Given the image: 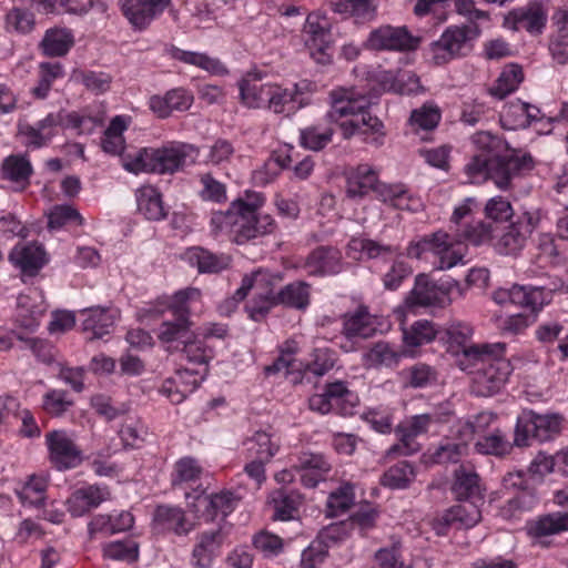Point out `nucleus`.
Masks as SVG:
<instances>
[{"label":"nucleus","instance_id":"3c124183","mask_svg":"<svg viewBox=\"0 0 568 568\" xmlns=\"http://www.w3.org/2000/svg\"><path fill=\"white\" fill-rule=\"evenodd\" d=\"M64 77V68L60 62L39 63L38 84L31 90L34 98L43 100L48 97L55 80Z\"/></svg>","mask_w":568,"mask_h":568},{"label":"nucleus","instance_id":"ea45409f","mask_svg":"<svg viewBox=\"0 0 568 568\" xmlns=\"http://www.w3.org/2000/svg\"><path fill=\"white\" fill-rule=\"evenodd\" d=\"M136 204L139 212L150 221H160L166 216L160 192L151 186L144 185L136 190Z\"/></svg>","mask_w":568,"mask_h":568},{"label":"nucleus","instance_id":"5701e85b","mask_svg":"<svg viewBox=\"0 0 568 568\" xmlns=\"http://www.w3.org/2000/svg\"><path fill=\"white\" fill-rule=\"evenodd\" d=\"M539 108L517 99L503 108L500 123L507 130L526 129L539 120Z\"/></svg>","mask_w":568,"mask_h":568},{"label":"nucleus","instance_id":"680f3d73","mask_svg":"<svg viewBox=\"0 0 568 568\" xmlns=\"http://www.w3.org/2000/svg\"><path fill=\"white\" fill-rule=\"evenodd\" d=\"M191 337L192 335L183 339L182 354L190 364L206 365L213 357L212 348L207 347L202 339Z\"/></svg>","mask_w":568,"mask_h":568},{"label":"nucleus","instance_id":"6ab92c4d","mask_svg":"<svg viewBox=\"0 0 568 568\" xmlns=\"http://www.w3.org/2000/svg\"><path fill=\"white\" fill-rule=\"evenodd\" d=\"M237 503L239 498L230 490L211 495L201 493L194 497L191 509L206 520H214L216 516L222 515V521L225 524V518L235 509Z\"/></svg>","mask_w":568,"mask_h":568},{"label":"nucleus","instance_id":"f257e3e1","mask_svg":"<svg viewBox=\"0 0 568 568\" xmlns=\"http://www.w3.org/2000/svg\"><path fill=\"white\" fill-rule=\"evenodd\" d=\"M331 109L325 121L311 124L300 131V144L311 151H321L332 142L334 128L331 121L339 123L342 135L349 140L355 135L375 146L384 143L385 128L383 122L369 113L373 104L372 97L355 88H336L328 94Z\"/></svg>","mask_w":568,"mask_h":568},{"label":"nucleus","instance_id":"4c0bfd02","mask_svg":"<svg viewBox=\"0 0 568 568\" xmlns=\"http://www.w3.org/2000/svg\"><path fill=\"white\" fill-rule=\"evenodd\" d=\"M334 12L354 18L356 22H369L377 13L376 0H331Z\"/></svg>","mask_w":568,"mask_h":568},{"label":"nucleus","instance_id":"7c9ffc66","mask_svg":"<svg viewBox=\"0 0 568 568\" xmlns=\"http://www.w3.org/2000/svg\"><path fill=\"white\" fill-rule=\"evenodd\" d=\"M379 184L377 172L368 164H359L347 176L346 194L351 199H362L371 191L376 194Z\"/></svg>","mask_w":568,"mask_h":568},{"label":"nucleus","instance_id":"aec40b11","mask_svg":"<svg viewBox=\"0 0 568 568\" xmlns=\"http://www.w3.org/2000/svg\"><path fill=\"white\" fill-rule=\"evenodd\" d=\"M172 0H119L123 16L136 30L146 29L160 16Z\"/></svg>","mask_w":568,"mask_h":568},{"label":"nucleus","instance_id":"09e8293b","mask_svg":"<svg viewBox=\"0 0 568 568\" xmlns=\"http://www.w3.org/2000/svg\"><path fill=\"white\" fill-rule=\"evenodd\" d=\"M354 486L349 483L342 484L336 489H334L327 497L326 516L338 517L344 515L354 505Z\"/></svg>","mask_w":568,"mask_h":568},{"label":"nucleus","instance_id":"9b49d317","mask_svg":"<svg viewBox=\"0 0 568 568\" xmlns=\"http://www.w3.org/2000/svg\"><path fill=\"white\" fill-rule=\"evenodd\" d=\"M210 224L214 237L224 235L239 245L261 237V230H265V225L260 226V229L251 227L247 220L232 207V204L225 212H214Z\"/></svg>","mask_w":568,"mask_h":568},{"label":"nucleus","instance_id":"a878e982","mask_svg":"<svg viewBox=\"0 0 568 568\" xmlns=\"http://www.w3.org/2000/svg\"><path fill=\"white\" fill-rule=\"evenodd\" d=\"M272 83H263L255 73H247L237 83L241 103L248 109H266Z\"/></svg>","mask_w":568,"mask_h":568},{"label":"nucleus","instance_id":"2eb2a0df","mask_svg":"<svg viewBox=\"0 0 568 568\" xmlns=\"http://www.w3.org/2000/svg\"><path fill=\"white\" fill-rule=\"evenodd\" d=\"M534 168V160L530 154L513 152L507 155L493 154L490 160V180L497 187L507 190L511 181L530 171Z\"/></svg>","mask_w":568,"mask_h":568},{"label":"nucleus","instance_id":"f704fd0d","mask_svg":"<svg viewBox=\"0 0 568 568\" xmlns=\"http://www.w3.org/2000/svg\"><path fill=\"white\" fill-rule=\"evenodd\" d=\"M105 495L103 489L94 485L77 489L67 500L68 510L72 517H81L97 508Z\"/></svg>","mask_w":568,"mask_h":568},{"label":"nucleus","instance_id":"69168bd1","mask_svg":"<svg viewBox=\"0 0 568 568\" xmlns=\"http://www.w3.org/2000/svg\"><path fill=\"white\" fill-rule=\"evenodd\" d=\"M493 154H475L465 165V174L469 183H480L490 179V160Z\"/></svg>","mask_w":568,"mask_h":568},{"label":"nucleus","instance_id":"39448f33","mask_svg":"<svg viewBox=\"0 0 568 568\" xmlns=\"http://www.w3.org/2000/svg\"><path fill=\"white\" fill-rule=\"evenodd\" d=\"M477 24L449 26L440 37L432 41L427 55L435 65H445L453 60L467 57L474 49V41L479 37Z\"/></svg>","mask_w":568,"mask_h":568},{"label":"nucleus","instance_id":"864d4df0","mask_svg":"<svg viewBox=\"0 0 568 568\" xmlns=\"http://www.w3.org/2000/svg\"><path fill=\"white\" fill-rule=\"evenodd\" d=\"M438 334L434 323L427 320L416 321L409 328L403 331V342L408 347H417L430 343Z\"/></svg>","mask_w":568,"mask_h":568},{"label":"nucleus","instance_id":"c85d7f7f","mask_svg":"<svg viewBox=\"0 0 568 568\" xmlns=\"http://www.w3.org/2000/svg\"><path fill=\"white\" fill-rule=\"evenodd\" d=\"M292 467L296 470L310 471V474L302 475V481L307 487H315L320 480L325 479L332 468L331 463L323 454L310 452L300 454Z\"/></svg>","mask_w":568,"mask_h":568},{"label":"nucleus","instance_id":"bf43d9fd","mask_svg":"<svg viewBox=\"0 0 568 568\" xmlns=\"http://www.w3.org/2000/svg\"><path fill=\"white\" fill-rule=\"evenodd\" d=\"M348 248L358 251L367 256V258H377L386 255L397 254L398 247L383 244L371 239H352L348 243Z\"/></svg>","mask_w":568,"mask_h":568},{"label":"nucleus","instance_id":"6e6d98bb","mask_svg":"<svg viewBox=\"0 0 568 568\" xmlns=\"http://www.w3.org/2000/svg\"><path fill=\"white\" fill-rule=\"evenodd\" d=\"M481 518L480 510L474 501L457 505L448 509L442 517L445 525L459 523L466 528L474 527Z\"/></svg>","mask_w":568,"mask_h":568},{"label":"nucleus","instance_id":"393cba45","mask_svg":"<svg viewBox=\"0 0 568 568\" xmlns=\"http://www.w3.org/2000/svg\"><path fill=\"white\" fill-rule=\"evenodd\" d=\"M304 266L310 275L337 274L342 270V254L335 247L320 246L308 254Z\"/></svg>","mask_w":568,"mask_h":568},{"label":"nucleus","instance_id":"774afa93","mask_svg":"<svg viewBox=\"0 0 568 568\" xmlns=\"http://www.w3.org/2000/svg\"><path fill=\"white\" fill-rule=\"evenodd\" d=\"M103 554L109 559L134 561L139 557V545L131 539L112 541L104 545Z\"/></svg>","mask_w":568,"mask_h":568},{"label":"nucleus","instance_id":"412c9836","mask_svg":"<svg viewBox=\"0 0 568 568\" xmlns=\"http://www.w3.org/2000/svg\"><path fill=\"white\" fill-rule=\"evenodd\" d=\"M265 197L262 193L246 191L244 196L232 202L234 207L248 222L253 229H260L265 225V230H261V236L271 234L276 229V223L270 214L260 213V209L264 205Z\"/></svg>","mask_w":568,"mask_h":568},{"label":"nucleus","instance_id":"a19ab883","mask_svg":"<svg viewBox=\"0 0 568 568\" xmlns=\"http://www.w3.org/2000/svg\"><path fill=\"white\" fill-rule=\"evenodd\" d=\"M445 293L424 275L416 277V283L407 297L410 306H435L443 303Z\"/></svg>","mask_w":568,"mask_h":568},{"label":"nucleus","instance_id":"c9c22d12","mask_svg":"<svg viewBox=\"0 0 568 568\" xmlns=\"http://www.w3.org/2000/svg\"><path fill=\"white\" fill-rule=\"evenodd\" d=\"M453 493L458 500L481 499L480 478L469 466L460 465L455 470Z\"/></svg>","mask_w":568,"mask_h":568},{"label":"nucleus","instance_id":"a18cd8bd","mask_svg":"<svg viewBox=\"0 0 568 568\" xmlns=\"http://www.w3.org/2000/svg\"><path fill=\"white\" fill-rule=\"evenodd\" d=\"M126 128L128 121L124 116L116 115L111 120L101 140V146L105 153L111 155L122 154L125 144L123 132Z\"/></svg>","mask_w":568,"mask_h":568},{"label":"nucleus","instance_id":"0eeeda50","mask_svg":"<svg viewBox=\"0 0 568 568\" xmlns=\"http://www.w3.org/2000/svg\"><path fill=\"white\" fill-rule=\"evenodd\" d=\"M541 221L540 211L525 212L494 235V248L501 255H517Z\"/></svg>","mask_w":568,"mask_h":568},{"label":"nucleus","instance_id":"1a4fd4ad","mask_svg":"<svg viewBox=\"0 0 568 568\" xmlns=\"http://www.w3.org/2000/svg\"><path fill=\"white\" fill-rule=\"evenodd\" d=\"M437 414H419L402 420L395 427L398 443L390 446L387 456H409L420 450L417 437L428 433L429 427L438 423Z\"/></svg>","mask_w":568,"mask_h":568},{"label":"nucleus","instance_id":"dca6fc26","mask_svg":"<svg viewBox=\"0 0 568 568\" xmlns=\"http://www.w3.org/2000/svg\"><path fill=\"white\" fill-rule=\"evenodd\" d=\"M303 37L305 47L317 62L328 61L329 55L326 51L329 49L333 38L331 24L325 17L316 13L308 14L303 28Z\"/></svg>","mask_w":568,"mask_h":568},{"label":"nucleus","instance_id":"c03bdc74","mask_svg":"<svg viewBox=\"0 0 568 568\" xmlns=\"http://www.w3.org/2000/svg\"><path fill=\"white\" fill-rule=\"evenodd\" d=\"M514 447H516L515 440L513 443L509 442L506 435L499 429L481 436L475 444V448L478 453L496 457L509 455Z\"/></svg>","mask_w":568,"mask_h":568},{"label":"nucleus","instance_id":"ddd939ff","mask_svg":"<svg viewBox=\"0 0 568 568\" xmlns=\"http://www.w3.org/2000/svg\"><path fill=\"white\" fill-rule=\"evenodd\" d=\"M263 306H254L251 311L253 321L263 320L272 307L283 305L294 310H305L311 301V285L304 281H296L285 285L278 292H268Z\"/></svg>","mask_w":568,"mask_h":568},{"label":"nucleus","instance_id":"4d7b16f0","mask_svg":"<svg viewBox=\"0 0 568 568\" xmlns=\"http://www.w3.org/2000/svg\"><path fill=\"white\" fill-rule=\"evenodd\" d=\"M3 175L13 182L28 181L33 170L27 155H10L2 163Z\"/></svg>","mask_w":568,"mask_h":568},{"label":"nucleus","instance_id":"e2e57ef3","mask_svg":"<svg viewBox=\"0 0 568 568\" xmlns=\"http://www.w3.org/2000/svg\"><path fill=\"white\" fill-rule=\"evenodd\" d=\"M44 313L42 304L36 305L29 295H20L18 298V321L26 328L33 329L39 325V320Z\"/></svg>","mask_w":568,"mask_h":568},{"label":"nucleus","instance_id":"cd10ccee","mask_svg":"<svg viewBox=\"0 0 568 568\" xmlns=\"http://www.w3.org/2000/svg\"><path fill=\"white\" fill-rule=\"evenodd\" d=\"M153 523L158 530L173 531L178 536L187 535L193 529V525L186 519L184 510L175 506H158Z\"/></svg>","mask_w":568,"mask_h":568},{"label":"nucleus","instance_id":"72a5a7b5","mask_svg":"<svg viewBox=\"0 0 568 568\" xmlns=\"http://www.w3.org/2000/svg\"><path fill=\"white\" fill-rule=\"evenodd\" d=\"M170 57L182 63L197 67L214 75H225L229 73L227 68L216 58L210 57L203 52L186 51L175 45L168 49Z\"/></svg>","mask_w":568,"mask_h":568},{"label":"nucleus","instance_id":"37998d69","mask_svg":"<svg viewBox=\"0 0 568 568\" xmlns=\"http://www.w3.org/2000/svg\"><path fill=\"white\" fill-rule=\"evenodd\" d=\"M245 446L250 457L270 462L280 449V440L273 434L258 430L245 442Z\"/></svg>","mask_w":568,"mask_h":568},{"label":"nucleus","instance_id":"20e7f679","mask_svg":"<svg viewBox=\"0 0 568 568\" xmlns=\"http://www.w3.org/2000/svg\"><path fill=\"white\" fill-rule=\"evenodd\" d=\"M196 149L187 143L169 142L161 148H142L122 154L123 168L132 173L174 174L194 163Z\"/></svg>","mask_w":568,"mask_h":568},{"label":"nucleus","instance_id":"c756f323","mask_svg":"<svg viewBox=\"0 0 568 568\" xmlns=\"http://www.w3.org/2000/svg\"><path fill=\"white\" fill-rule=\"evenodd\" d=\"M300 95L297 84L292 88H284L277 83H272L266 110L288 116L302 106V101L298 100Z\"/></svg>","mask_w":568,"mask_h":568},{"label":"nucleus","instance_id":"0e129e2a","mask_svg":"<svg viewBox=\"0 0 568 568\" xmlns=\"http://www.w3.org/2000/svg\"><path fill=\"white\" fill-rule=\"evenodd\" d=\"M73 405L68 393L62 389H51L43 395L42 408L53 417H60Z\"/></svg>","mask_w":568,"mask_h":568},{"label":"nucleus","instance_id":"b1692460","mask_svg":"<svg viewBox=\"0 0 568 568\" xmlns=\"http://www.w3.org/2000/svg\"><path fill=\"white\" fill-rule=\"evenodd\" d=\"M83 332L91 333V339L110 334L116 312L109 307L92 306L79 312Z\"/></svg>","mask_w":568,"mask_h":568},{"label":"nucleus","instance_id":"8fccbe9b","mask_svg":"<svg viewBox=\"0 0 568 568\" xmlns=\"http://www.w3.org/2000/svg\"><path fill=\"white\" fill-rule=\"evenodd\" d=\"M48 478L42 475H31L23 486L17 490L19 500L23 505L40 507L45 499Z\"/></svg>","mask_w":568,"mask_h":568},{"label":"nucleus","instance_id":"423d86ee","mask_svg":"<svg viewBox=\"0 0 568 568\" xmlns=\"http://www.w3.org/2000/svg\"><path fill=\"white\" fill-rule=\"evenodd\" d=\"M562 418L558 414H537L523 410L516 420V447H528L534 440L544 443L555 438L561 430Z\"/></svg>","mask_w":568,"mask_h":568},{"label":"nucleus","instance_id":"7ed1b4c3","mask_svg":"<svg viewBox=\"0 0 568 568\" xmlns=\"http://www.w3.org/2000/svg\"><path fill=\"white\" fill-rule=\"evenodd\" d=\"M493 232L490 224L484 221L465 222L452 233L437 231L410 242L407 246V256L420 258L424 253L432 252L438 258L437 268L449 270L463 262L464 253L456 247L457 244L480 245L493 240Z\"/></svg>","mask_w":568,"mask_h":568},{"label":"nucleus","instance_id":"2f4dec72","mask_svg":"<svg viewBox=\"0 0 568 568\" xmlns=\"http://www.w3.org/2000/svg\"><path fill=\"white\" fill-rule=\"evenodd\" d=\"M74 45L73 32L68 28H50L39 43L41 53L49 58H61Z\"/></svg>","mask_w":568,"mask_h":568},{"label":"nucleus","instance_id":"4468645a","mask_svg":"<svg viewBox=\"0 0 568 568\" xmlns=\"http://www.w3.org/2000/svg\"><path fill=\"white\" fill-rule=\"evenodd\" d=\"M45 445L50 462L59 470L75 468L83 462L82 450L64 429H54L47 433Z\"/></svg>","mask_w":568,"mask_h":568},{"label":"nucleus","instance_id":"de8ad7c7","mask_svg":"<svg viewBox=\"0 0 568 568\" xmlns=\"http://www.w3.org/2000/svg\"><path fill=\"white\" fill-rule=\"evenodd\" d=\"M415 477L413 465L403 460L385 470L381 477V484L390 489H405L414 481Z\"/></svg>","mask_w":568,"mask_h":568},{"label":"nucleus","instance_id":"4be33fe9","mask_svg":"<svg viewBox=\"0 0 568 568\" xmlns=\"http://www.w3.org/2000/svg\"><path fill=\"white\" fill-rule=\"evenodd\" d=\"M225 536L224 525L221 523L215 528L201 532L192 551V565L195 568L211 567Z\"/></svg>","mask_w":568,"mask_h":568},{"label":"nucleus","instance_id":"e433bc0d","mask_svg":"<svg viewBox=\"0 0 568 568\" xmlns=\"http://www.w3.org/2000/svg\"><path fill=\"white\" fill-rule=\"evenodd\" d=\"M185 256L189 263L197 267L199 273H219L231 264V257L226 254H214L203 247H191Z\"/></svg>","mask_w":568,"mask_h":568},{"label":"nucleus","instance_id":"58836bf2","mask_svg":"<svg viewBox=\"0 0 568 568\" xmlns=\"http://www.w3.org/2000/svg\"><path fill=\"white\" fill-rule=\"evenodd\" d=\"M343 318V334L348 338H367L375 332L373 317L366 306H358L355 312L346 313Z\"/></svg>","mask_w":568,"mask_h":568},{"label":"nucleus","instance_id":"bb28decb","mask_svg":"<svg viewBox=\"0 0 568 568\" xmlns=\"http://www.w3.org/2000/svg\"><path fill=\"white\" fill-rule=\"evenodd\" d=\"M193 103V95L187 90L176 88L168 91L165 95L150 98V109L161 119L170 116L173 111H186Z\"/></svg>","mask_w":568,"mask_h":568},{"label":"nucleus","instance_id":"f8f14e48","mask_svg":"<svg viewBox=\"0 0 568 568\" xmlns=\"http://www.w3.org/2000/svg\"><path fill=\"white\" fill-rule=\"evenodd\" d=\"M556 290V285L530 286L514 284L509 288L500 287L494 291L493 300L499 305L511 304L536 312L551 301V294Z\"/></svg>","mask_w":568,"mask_h":568},{"label":"nucleus","instance_id":"49530a36","mask_svg":"<svg viewBox=\"0 0 568 568\" xmlns=\"http://www.w3.org/2000/svg\"><path fill=\"white\" fill-rule=\"evenodd\" d=\"M568 530V513H552L539 517L528 526L529 535L544 537Z\"/></svg>","mask_w":568,"mask_h":568},{"label":"nucleus","instance_id":"338daca9","mask_svg":"<svg viewBox=\"0 0 568 568\" xmlns=\"http://www.w3.org/2000/svg\"><path fill=\"white\" fill-rule=\"evenodd\" d=\"M202 189L199 194L202 200L214 203H224L227 200L226 186L216 180L212 173H203L199 176Z\"/></svg>","mask_w":568,"mask_h":568},{"label":"nucleus","instance_id":"f03ea898","mask_svg":"<svg viewBox=\"0 0 568 568\" xmlns=\"http://www.w3.org/2000/svg\"><path fill=\"white\" fill-rule=\"evenodd\" d=\"M505 349L503 343L483 344L468 347L457 357L458 367L471 376L470 390L474 395L489 397L504 388L513 372Z\"/></svg>","mask_w":568,"mask_h":568},{"label":"nucleus","instance_id":"5fc2aeb1","mask_svg":"<svg viewBox=\"0 0 568 568\" xmlns=\"http://www.w3.org/2000/svg\"><path fill=\"white\" fill-rule=\"evenodd\" d=\"M274 517L281 520L293 518L302 503V496L295 490L278 489L273 495Z\"/></svg>","mask_w":568,"mask_h":568},{"label":"nucleus","instance_id":"603ef678","mask_svg":"<svg viewBox=\"0 0 568 568\" xmlns=\"http://www.w3.org/2000/svg\"><path fill=\"white\" fill-rule=\"evenodd\" d=\"M325 396L331 402L335 413L339 415L351 414V409L354 406L353 393L347 388L345 382L336 381L326 384L324 388Z\"/></svg>","mask_w":568,"mask_h":568},{"label":"nucleus","instance_id":"f3484780","mask_svg":"<svg viewBox=\"0 0 568 568\" xmlns=\"http://www.w3.org/2000/svg\"><path fill=\"white\" fill-rule=\"evenodd\" d=\"M547 19V8L539 1H529L525 7L509 11L504 24L514 31L525 30L531 36H539L546 28Z\"/></svg>","mask_w":568,"mask_h":568},{"label":"nucleus","instance_id":"9d476101","mask_svg":"<svg viewBox=\"0 0 568 568\" xmlns=\"http://www.w3.org/2000/svg\"><path fill=\"white\" fill-rule=\"evenodd\" d=\"M420 38L413 36L406 27L383 24L373 29L363 47L371 51H414L419 47Z\"/></svg>","mask_w":568,"mask_h":568},{"label":"nucleus","instance_id":"052dcab7","mask_svg":"<svg viewBox=\"0 0 568 568\" xmlns=\"http://www.w3.org/2000/svg\"><path fill=\"white\" fill-rule=\"evenodd\" d=\"M466 453V444L445 440L430 454V459L435 464H457Z\"/></svg>","mask_w":568,"mask_h":568},{"label":"nucleus","instance_id":"a211bd4d","mask_svg":"<svg viewBox=\"0 0 568 568\" xmlns=\"http://www.w3.org/2000/svg\"><path fill=\"white\" fill-rule=\"evenodd\" d=\"M282 281L280 273H271L264 270H257L250 275H245L242 278L241 286L235 291L232 301L239 303L243 301L247 293L252 290H256V297L246 306L248 315L254 306H263L266 302L268 292H275L274 286Z\"/></svg>","mask_w":568,"mask_h":568},{"label":"nucleus","instance_id":"13d9d810","mask_svg":"<svg viewBox=\"0 0 568 568\" xmlns=\"http://www.w3.org/2000/svg\"><path fill=\"white\" fill-rule=\"evenodd\" d=\"M68 224L82 225L83 217L72 205H54L48 214L49 229H61Z\"/></svg>","mask_w":568,"mask_h":568},{"label":"nucleus","instance_id":"79ce46f5","mask_svg":"<svg viewBox=\"0 0 568 568\" xmlns=\"http://www.w3.org/2000/svg\"><path fill=\"white\" fill-rule=\"evenodd\" d=\"M524 80L523 68L516 63H509L504 67L500 74L488 89V93L499 100L516 91Z\"/></svg>","mask_w":568,"mask_h":568},{"label":"nucleus","instance_id":"473e14b6","mask_svg":"<svg viewBox=\"0 0 568 568\" xmlns=\"http://www.w3.org/2000/svg\"><path fill=\"white\" fill-rule=\"evenodd\" d=\"M9 260L23 273L34 275L45 264V252L36 243L17 245L11 250Z\"/></svg>","mask_w":568,"mask_h":568},{"label":"nucleus","instance_id":"6e6552de","mask_svg":"<svg viewBox=\"0 0 568 568\" xmlns=\"http://www.w3.org/2000/svg\"><path fill=\"white\" fill-rule=\"evenodd\" d=\"M200 297L201 291L194 287H189L174 294L171 308L175 318L173 321H164L158 331V338L162 343H183V339L192 335L190 331L191 322L189 320L190 308L187 304L192 301H197Z\"/></svg>","mask_w":568,"mask_h":568}]
</instances>
